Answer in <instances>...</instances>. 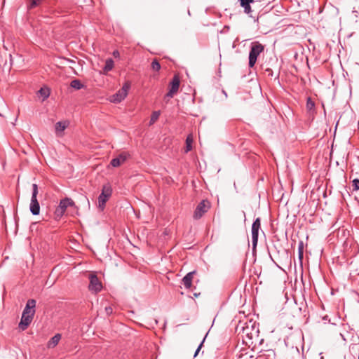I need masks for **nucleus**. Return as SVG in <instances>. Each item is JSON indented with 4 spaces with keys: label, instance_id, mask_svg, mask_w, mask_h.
<instances>
[{
    "label": "nucleus",
    "instance_id": "1",
    "mask_svg": "<svg viewBox=\"0 0 359 359\" xmlns=\"http://www.w3.org/2000/svg\"><path fill=\"white\" fill-rule=\"evenodd\" d=\"M264 46L258 41L252 42L250 46L249 53V62L250 67H253L257 62L258 56L264 51Z\"/></svg>",
    "mask_w": 359,
    "mask_h": 359
},
{
    "label": "nucleus",
    "instance_id": "2",
    "mask_svg": "<svg viewBox=\"0 0 359 359\" xmlns=\"http://www.w3.org/2000/svg\"><path fill=\"white\" fill-rule=\"evenodd\" d=\"M38 186L36 184H32V194L29 205V210L33 215H38L40 212V205L37 200Z\"/></svg>",
    "mask_w": 359,
    "mask_h": 359
},
{
    "label": "nucleus",
    "instance_id": "3",
    "mask_svg": "<svg viewBox=\"0 0 359 359\" xmlns=\"http://www.w3.org/2000/svg\"><path fill=\"white\" fill-rule=\"evenodd\" d=\"M130 82H128V81L126 82L123 85L122 88L117 93L114 94L110 97V101L114 103L121 102L122 100H123L126 97V96L128 95V91L130 89Z\"/></svg>",
    "mask_w": 359,
    "mask_h": 359
},
{
    "label": "nucleus",
    "instance_id": "4",
    "mask_svg": "<svg viewBox=\"0 0 359 359\" xmlns=\"http://www.w3.org/2000/svg\"><path fill=\"white\" fill-rule=\"evenodd\" d=\"M180 81L179 77L175 75L172 78V81L170 83V89L169 91L166 93L164 97V100L166 102L169 101L170 98H172L174 95L178 91L180 88Z\"/></svg>",
    "mask_w": 359,
    "mask_h": 359
},
{
    "label": "nucleus",
    "instance_id": "5",
    "mask_svg": "<svg viewBox=\"0 0 359 359\" xmlns=\"http://www.w3.org/2000/svg\"><path fill=\"white\" fill-rule=\"evenodd\" d=\"M210 208V203L207 200H203L201 201L198 205L196 206V210L194 212V218L195 219H198L202 217V216L208 212Z\"/></svg>",
    "mask_w": 359,
    "mask_h": 359
},
{
    "label": "nucleus",
    "instance_id": "6",
    "mask_svg": "<svg viewBox=\"0 0 359 359\" xmlns=\"http://www.w3.org/2000/svg\"><path fill=\"white\" fill-rule=\"evenodd\" d=\"M261 226V220L259 217L255 219L252 224V247L255 248L258 242L259 230Z\"/></svg>",
    "mask_w": 359,
    "mask_h": 359
},
{
    "label": "nucleus",
    "instance_id": "7",
    "mask_svg": "<svg viewBox=\"0 0 359 359\" xmlns=\"http://www.w3.org/2000/svg\"><path fill=\"white\" fill-rule=\"evenodd\" d=\"M111 192L112 190L109 185H104L103 187L102 193L98 197L99 207L103 208L105 205L107 201L111 195Z\"/></svg>",
    "mask_w": 359,
    "mask_h": 359
},
{
    "label": "nucleus",
    "instance_id": "8",
    "mask_svg": "<svg viewBox=\"0 0 359 359\" xmlns=\"http://www.w3.org/2000/svg\"><path fill=\"white\" fill-rule=\"evenodd\" d=\"M90 283L88 285V288L90 291L98 292L102 288V285L101 282L99 280L97 276L95 274H90L89 276Z\"/></svg>",
    "mask_w": 359,
    "mask_h": 359
},
{
    "label": "nucleus",
    "instance_id": "9",
    "mask_svg": "<svg viewBox=\"0 0 359 359\" xmlns=\"http://www.w3.org/2000/svg\"><path fill=\"white\" fill-rule=\"evenodd\" d=\"M34 316L32 314H26V313H22L21 320L19 323V328L22 330H25L27 328V327L31 323Z\"/></svg>",
    "mask_w": 359,
    "mask_h": 359
},
{
    "label": "nucleus",
    "instance_id": "10",
    "mask_svg": "<svg viewBox=\"0 0 359 359\" xmlns=\"http://www.w3.org/2000/svg\"><path fill=\"white\" fill-rule=\"evenodd\" d=\"M130 156V154L127 152H122L121 153L118 157L116 158H113L111 161V163L110 164L113 166V167H118L119 166L121 163H124L127 159Z\"/></svg>",
    "mask_w": 359,
    "mask_h": 359
},
{
    "label": "nucleus",
    "instance_id": "11",
    "mask_svg": "<svg viewBox=\"0 0 359 359\" xmlns=\"http://www.w3.org/2000/svg\"><path fill=\"white\" fill-rule=\"evenodd\" d=\"M36 306V301L33 299H29L27 302L26 306L23 310L22 313H26V314H32V316L35 313L34 308Z\"/></svg>",
    "mask_w": 359,
    "mask_h": 359
},
{
    "label": "nucleus",
    "instance_id": "12",
    "mask_svg": "<svg viewBox=\"0 0 359 359\" xmlns=\"http://www.w3.org/2000/svg\"><path fill=\"white\" fill-rule=\"evenodd\" d=\"M195 273V271L189 272L182 278V283L184 286L189 289L191 287L192 284L193 276Z\"/></svg>",
    "mask_w": 359,
    "mask_h": 359
},
{
    "label": "nucleus",
    "instance_id": "13",
    "mask_svg": "<svg viewBox=\"0 0 359 359\" xmlns=\"http://www.w3.org/2000/svg\"><path fill=\"white\" fill-rule=\"evenodd\" d=\"M74 204V203L71 198H65L60 201L58 206L60 208V209L62 208L64 211H66V209L69 206H72Z\"/></svg>",
    "mask_w": 359,
    "mask_h": 359
},
{
    "label": "nucleus",
    "instance_id": "14",
    "mask_svg": "<svg viewBox=\"0 0 359 359\" xmlns=\"http://www.w3.org/2000/svg\"><path fill=\"white\" fill-rule=\"evenodd\" d=\"M114 65V60L111 58H108L106 60L105 65L102 69V72L104 74H107L108 72L111 71Z\"/></svg>",
    "mask_w": 359,
    "mask_h": 359
},
{
    "label": "nucleus",
    "instance_id": "15",
    "mask_svg": "<svg viewBox=\"0 0 359 359\" xmlns=\"http://www.w3.org/2000/svg\"><path fill=\"white\" fill-rule=\"evenodd\" d=\"M61 339V334H55L51 339L50 340L48 341V347H55L56 346L60 340Z\"/></svg>",
    "mask_w": 359,
    "mask_h": 359
},
{
    "label": "nucleus",
    "instance_id": "16",
    "mask_svg": "<svg viewBox=\"0 0 359 359\" xmlns=\"http://www.w3.org/2000/svg\"><path fill=\"white\" fill-rule=\"evenodd\" d=\"M193 137L191 135H189L186 139V152H188L192 149Z\"/></svg>",
    "mask_w": 359,
    "mask_h": 359
},
{
    "label": "nucleus",
    "instance_id": "17",
    "mask_svg": "<svg viewBox=\"0 0 359 359\" xmlns=\"http://www.w3.org/2000/svg\"><path fill=\"white\" fill-rule=\"evenodd\" d=\"M70 86L74 89L80 90L83 87V85L78 79H74L71 81Z\"/></svg>",
    "mask_w": 359,
    "mask_h": 359
},
{
    "label": "nucleus",
    "instance_id": "18",
    "mask_svg": "<svg viewBox=\"0 0 359 359\" xmlns=\"http://www.w3.org/2000/svg\"><path fill=\"white\" fill-rule=\"evenodd\" d=\"M67 125L65 122L59 121L55 124V130L57 132H62L67 128Z\"/></svg>",
    "mask_w": 359,
    "mask_h": 359
},
{
    "label": "nucleus",
    "instance_id": "19",
    "mask_svg": "<svg viewBox=\"0 0 359 359\" xmlns=\"http://www.w3.org/2000/svg\"><path fill=\"white\" fill-rule=\"evenodd\" d=\"M39 93L40 94L41 96L43 97V100L47 99L49 97V95H50V91H49L48 88H41L39 90Z\"/></svg>",
    "mask_w": 359,
    "mask_h": 359
},
{
    "label": "nucleus",
    "instance_id": "20",
    "mask_svg": "<svg viewBox=\"0 0 359 359\" xmlns=\"http://www.w3.org/2000/svg\"><path fill=\"white\" fill-rule=\"evenodd\" d=\"M160 114V111H155L152 113L149 121L150 125L154 123L158 119Z\"/></svg>",
    "mask_w": 359,
    "mask_h": 359
},
{
    "label": "nucleus",
    "instance_id": "21",
    "mask_svg": "<svg viewBox=\"0 0 359 359\" xmlns=\"http://www.w3.org/2000/svg\"><path fill=\"white\" fill-rule=\"evenodd\" d=\"M298 257L299 260H302L304 257V243L300 241L298 245Z\"/></svg>",
    "mask_w": 359,
    "mask_h": 359
},
{
    "label": "nucleus",
    "instance_id": "22",
    "mask_svg": "<svg viewBox=\"0 0 359 359\" xmlns=\"http://www.w3.org/2000/svg\"><path fill=\"white\" fill-rule=\"evenodd\" d=\"M65 212V211H64L62 208L60 209V208L59 206H57L55 210V217L56 219H60L64 213Z\"/></svg>",
    "mask_w": 359,
    "mask_h": 359
},
{
    "label": "nucleus",
    "instance_id": "23",
    "mask_svg": "<svg viewBox=\"0 0 359 359\" xmlns=\"http://www.w3.org/2000/svg\"><path fill=\"white\" fill-rule=\"evenodd\" d=\"M151 68L154 70L156 71V72L160 70L161 65H160V63L158 62V61L157 60L155 59V60H154L152 61V62H151Z\"/></svg>",
    "mask_w": 359,
    "mask_h": 359
},
{
    "label": "nucleus",
    "instance_id": "24",
    "mask_svg": "<svg viewBox=\"0 0 359 359\" xmlns=\"http://www.w3.org/2000/svg\"><path fill=\"white\" fill-rule=\"evenodd\" d=\"M42 1L43 0H31L30 4L28 6V8L29 9H32V8L36 7L38 5H39Z\"/></svg>",
    "mask_w": 359,
    "mask_h": 359
},
{
    "label": "nucleus",
    "instance_id": "25",
    "mask_svg": "<svg viewBox=\"0 0 359 359\" xmlns=\"http://www.w3.org/2000/svg\"><path fill=\"white\" fill-rule=\"evenodd\" d=\"M315 103L310 97H308L306 101V107L309 110H311L314 108Z\"/></svg>",
    "mask_w": 359,
    "mask_h": 359
},
{
    "label": "nucleus",
    "instance_id": "26",
    "mask_svg": "<svg viewBox=\"0 0 359 359\" xmlns=\"http://www.w3.org/2000/svg\"><path fill=\"white\" fill-rule=\"evenodd\" d=\"M206 334H208V333ZM206 336L207 335L205 336V337L203 338V339L202 340V341L200 343V344L198 345V348H196V350L195 351V353H194V357L197 356V355L198 354L200 350L201 349V348L203 346V344L204 343V341H205V339L206 338Z\"/></svg>",
    "mask_w": 359,
    "mask_h": 359
},
{
    "label": "nucleus",
    "instance_id": "27",
    "mask_svg": "<svg viewBox=\"0 0 359 359\" xmlns=\"http://www.w3.org/2000/svg\"><path fill=\"white\" fill-rule=\"evenodd\" d=\"M352 184H353V190L355 191H357V190H359V179H354L353 181H352Z\"/></svg>",
    "mask_w": 359,
    "mask_h": 359
},
{
    "label": "nucleus",
    "instance_id": "28",
    "mask_svg": "<svg viewBox=\"0 0 359 359\" xmlns=\"http://www.w3.org/2000/svg\"><path fill=\"white\" fill-rule=\"evenodd\" d=\"M105 311L107 315H110L112 313V309L110 306L106 307Z\"/></svg>",
    "mask_w": 359,
    "mask_h": 359
},
{
    "label": "nucleus",
    "instance_id": "29",
    "mask_svg": "<svg viewBox=\"0 0 359 359\" xmlns=\"http://www.w3.org/2000/svg\"><path fill=\"white\" fill-rule=\"evenodd\" d=\"M112 54L114 57H118L120 55V53L117 50H114Z\"/></svg>",
    "mask_w": 359,
    "mask_h": 359
},
{
    "label": "nucleus",
    "instance_id": "30",
    "mask_svg": "<svg viewBox=\"0 0 359 359\" xmlns=\"http://www.w3.org/2000/svg\"><path fill=\"white\" fill-rule=\"evenodd\" d=\"M266 71H267V72H271V69H266Z\"/></svg>",
    "mask_w": 359,
    "mask_h": 359
},
{
    "label": "nucleus",
    "instance_id": "31",
    "mask_svg": "<svg viewBox=\"0 0 359 359\" xmlns=\"http://www.w3.org/2000/svg\"><path fill=\"white\" fill-rule=\"evenodd\" d=\"M320 359H323V356H321Z\"/></svg>",
    "mask_w": 359,
    "mask_h": 359
}]
</instances>
